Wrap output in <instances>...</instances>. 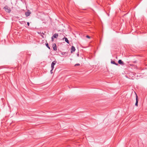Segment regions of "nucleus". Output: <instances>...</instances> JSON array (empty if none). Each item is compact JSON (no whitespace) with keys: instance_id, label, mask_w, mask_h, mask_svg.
I'll return each mask as SVG.
<instances>
[{"instance_id":"nucleus-17","label":"nucleus","mask_w":147,"mask_h":147,"mask_svg":"<svg viewBox=\"0 0 147 147\" xmlns=\"http://www.w3.org/2000/svg\"><path fill=\"white\" fill-rule=\"evenodd\" d=\"M27 25H28V26H29V25H30V23L29 22H28L27 23Z\"/></svg>"},{"instance_id":"nucleus-12","label":"nucleus","mask_w":147,"mask_h":147,"mask_svg":"<svg viewBox=\"0 0 147 147\" xmlns=\"http://www.w3.org/2000/svg\"><path fill=\"white\" fill-rule=\"evenodd\" d=\"M45 45H46V46H47V47L49 49H50V47L49 46V44L47 42H46V43H45Z\"/></svg>"},{"instance_id":"nucleus-2","label":"nucleus","mask_w":147,"mask_h":147,"mask_svg":"<svg viewBox=\"0 0 147 147\" xmlns=\"http://www.w3.org/2000/svg\"><path fill=\"white\" fill-rule=\"evenodd\" d=\"M31 13V11L29 9H28L27 11L25 12V14L26 17H28L29 16Z\"/></svg>"},{"instance_id":"nucleus-14","label":"nucleus","mask_w":147,"mask_h":147,"mask_svg":"<svg viewBox=\"0 0 147 147\" xmlns=\"http://www.w3.org/2000/svg\"><path fill=\"white\" fill-rule=\"evenodd\" d=\"M86 37L88 38H90V37L88 35L86 36Z\"/></svg>"},{"instance_id":"nucleus-7","label":"nucleus","mask_w":147,"mask_h":147,"mask_svg":"<svg viewBox=\"0 0 147 147\" xmlns=\"http://www.w3.org/2000/svg\"><path fill=\"white\" fill-rule=\"evenodd\" d=\"M53 38H57L58 36V34L57 33L55 34L52 36Z\"/></svg>"},{"instance_id":"nucleus-19","label":"nucleus","mask_w":147,"mask_h":147,"mask_svg":"<svg viewBox=\"0 0 147 147\" xmlns=\"http://www.w3.org/2000/svg\"><path fill=\"white\" fill-rule=\"evenodd\" d=\"M136 61H134V63H136Z\"/></svg>"},{"instance_id":"nucleus-9","label":"nucleus","mask_w":147,"mask_h":147,"mask_svg":"<svg viewBox=\"0 0 147 147\" xmlns=\"http://www.w3.org/2000/svg\"><path fill=\"white\" fill-rule=\"evenodd\" d=\"M111 63L112 64H115L117 65H118V64L116 63L114 61L111 60Z\"/></svg>"},{"instance_id":"nucleus-15","label":"nucleus","mask_w":147,"mask_h":147,"mask_svg":"<svg viewBox=\"0 0 147 147\" xmlns=\"http://www.w3.org/2000/svg\"><path fill=\"white\" fill-rule=\"evenodd\" d=\"M53 37L52 36L51 37V40L52 41H53L54 40V39Z\"/></svg>"},{"instance_id":"nucleus-16","label":"nucleus","mask_w":147,"mask_h":147,"mask_svg":"<svg viewBox=\"0 0 147 147\" xmlns=\"http://www.w3.org/2000/svg\"><path fill=\"white\" fill-rule=\"evenodd\" d=\"M80 64H79V63H77V64H76L75 65V66H78V65H80Z\"/></svg>"},{"instance_id":"nucleus-10","label":"nucleus","mask_w":147,"mask_h":147,"mask_svg":"<svg viewBox=\"0 0 147 147\" xmlns=\"http://www.w3.org/2000/svg\"><path fill=\"white\" fill-rule=\"evenodd\" d=\"M64 38L65 39V41L68 44H69V41L67 38L66 37H64Z\"/></svg>"},{"instance_id":"nucleus-5","label":"nucleus","mask_w":147,"mask_h":147,"mask_svg":"<svg viewBox=\"0 0 147 147\" xmlns=\"http://www.w3.org/2000/svg\"><path fill=\"white\" fill-rule=\"evenodd\" d=\"M53 49L54 50L56 51L57 50V47L56 44L55 43L53 45Z\"/></svg>"},{"instance_id":"nucleus-1","label":"nucleus","mask_w":147,"mask_h":147,"mask_svg":"<svg viewBox=\"0 0 147 147\" xmlns=\"http://www.w3.org/2000/svg\"><path fill=\"white\" fill-rule=\"evenodd\" d=\"M4 9H5V11L8 13L10 12L11 10L9 8L8 6H6L4 7Z\"/></svg>"},{"instance_id":"nucleus-11","label":"nucleus","mask_w":147,"mask_h":147,"mask_svg":"<svg viewBox=\"0 0 147 147\" xmlns=\"http://www.w3.org/2000/svg\"><path fill=\"white\" fill-rule=\"evenodd\" d=\"M56 62H57L56 61H54L52 62L51 65H54L56 64Z\"/></svg>"},{"instance_id":"nucleus-18","label":"nucleus","mask_w":147,"mask_h":147,"mask_svg":"<svg viewBox=\"0 0 147 147\" xmlns=\"http://www.w3.org/2000/svg\"><path fill=\"white\" fill-rule=\"evenodd\" d=\"M51 72V73L52 74V71H50Z\"/></svg>"},{"instance_id":"nucleus-6","label":"nucleus","mask_w":147,"mask_h":147,"mask_svg":"<svg viewBox=\"0 0 147 147\" xmlns=\"http://www.w3.org/2000/svg\"><path fill=\"white\" fill-rule=\"evenodd\" d=\"M75 50V47L74 46H72L71 49V53H72L73 52H74Z\"/></svg>"},{"instance_id":"nucleus-8","label":"nucleus","mask_w":147,"mask_h":147,"mask_svg":"<svg viewBox=\"0 0 147 147\" xmlns=\"http://www.w3.org/2000/svg\"><path fill=\"white\" fill-rule=\"evenodd\" d=\"M118 62L119 64H121V65H123L124 63L121 60H119L118 61Z\"/></svg>"},{"instance_id":"nucleus-3","label":"nucleus","mask_w":147,"mask_h":147,"mask_svg":"<svg viewBox=\"0 0 147 147\" xmlns=\"http://www.w3.org/2000/svg\"><path fill=\"white\" fill-rule=\"evenodd\" d=\"M135 93L136 94V102L135 104V105L137 107L138 106V97L136 94V93Z\"/></svg>"},{"instance_id":"nucleus-4","label":"nucleus","mask_w":147,"mask_h":147,"mask_svg":"<svg viewBox=\"0 0 147 147\" xmlns=\"http://www.w3.org/2000/svg\"><path fill=\"white\" fill-rule=\"evenodd\" d=\"M61 54L64 57H66L68 56V53L67 52H63L61 53Z\"/></svg>"},{"instance_id":"nucleus-13","label":"nucleus","mask_w":147,"mask_h":147,"mask_svg":"<svg viewBox=\"0 0 147 147\" xmlns=\"http://www.w3.org/2000/svg\"><path fill=\"white\" fill-rule=\"evenodd\" d=\"M54 65H51V67L52 69L51 70V71H52V70L54 69Z\"/></svg>"}]
</instances>
